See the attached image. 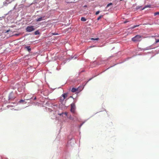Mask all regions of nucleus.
<instances>
[{"label": "nucleus", "mask_w": 159, "mask_h": 159, "mask_svg": "<svg viewBox=\"0 0 159 159\" xmlns=\"http://www.w3.org/2000/svg\"><path fill=\"white\" fill-rule=\"evenodd\" d=\"M142 36L139 35H137L132 39V40L134 42L140 41L141 40Z\"/></svg>", "instance_id": "nucleus-1"}, {"label": "nucleus", "mask_w": 159, "mask_h": 159, "mask_svg": "<svg viewBox=\"0 0 159 159\" xmlns=\"http://www.w3.org/2000/svg\"><path fill=\"white\" fill-rule=\"evenodd\" d=\"M71 109H70V111L74 114H76V113L75 112V103H72L71 104Z\"/></svg>", "instance_id": "nucleus-2"}, {"label": "nucleus", "mask_w": 159, "mask_h": 159, "mask_svg": "<svg viewBox=\"0 0 159 159\" xmlns=\"http://www.w3.org/2000/svg\"><path fill=\"white\" fill-rule=\"evenodd\" d=\"M35 30L33 26H29L27 27L26 30V31L28 32H32Z\"/></svg>", "instance_id": "nucleus-3"}, {"label": "nucleus", "mask_w": 159, "mask_h": 159, "mask_svg": "<svg viewBox=\"0 0 159 159\" xmlns=\"http://www.w3.org/2000/svg\"><path fill=\"white\" fill-rule=\"evenodd\" d=\"M45 16H43L40 17L39 18H38L36 19V20L37 22H39L40 21H42V20H45V19H44V18L45 17Z\"/></svg>", "instance_id": "nucleus-4"}, {"label": "nucleus", "mask_w": 159, "mask_h": 159, "mask_svg": "<svg viewBox=\"0 0 159 159\" xmlns=\"http://www.w3.org/2000/svg\"><path fill=\"white\" fill-rule=\"evenodd\" d=\"M79 91V88L76 89L73 88L71 90V91L73 93H75Z\"/></svg>", "instance_id": "nucleus-5"}, {"label": "nucleus", "mask_w": 159, "mask_h": 159, "mask_svg": "<svg viewBox=\"0 0 159 159\" xmlns=\"http://www.w3.org/2000/svg\"><path fill=\"white\" fill-rule=\"evenodd\" d=\"M10 2H11L10 1V0H6L4 2L3 5L5 6H6Z\"/></svg>", "instance_id": "nucleus-6"}, {"label": "nucleus", "mask_w": 159, "mask_h": 159, "mask_svg": "<svg viewBox=\"0 0 159 159\" xmlns=\"http://www.w3.org/2000/svg\"><path fill=\"white\" fill-rule=\"evenodd\" d=\"M62 96L63 98H64L65 99L67 98V94L66 93L63 94L62 95Z\"/></svg>", "instance_id": "nucleus-7"}, {"label": "nucleus", "mask_w": 159, "mask_h": 159, "mask_svg": "<svg viewBox=\"0 0 159 159\" xmlns=\"http://www.w3.org/2000/svg\"><path fill=\"white\" fill-rule=\"evenodd\" d=\"M151 5H146L142 9V10H144L147 7H151Z\"/></svg>", "instance_id": "nucleus-8"}, {"label": "nucleus", "mask_w": 159, "mask_h": 159, "mask_svg": "<svg viewBox=\"0 0 159 159\" xmlns=\"http://www.w3.org/2000/svg\"><path fill=\"white\" fill-rule=\"evenodd\" d=\"M25 48H26L27 50L30 52L31 51V48H30V46H26L25 47Z\"/></svg>", "instance_id": "nucleus-9"}, {"label": "nucleus", "mask_w": 159, "mask_h": 159, "mask_svg": "<svg viewBox=\"0 0 159 159\" xmlns=\"http://www.w3.org/2000/svg\"><path fill=\"white\" fill-rule=\"evenodd\" d=\"M12 93H11L9 96V98L10 99H14L15 97H12Z\"/></svg>", "instance_id": "nucleus-10"}, {"label": "nucleus", "mask_w": 159, "mask_h": 159, "mask_svg": "<svg viewBox=\"0 0 159 159\" xmlns=\"http://www.w3.org/2000/svg\"><path fill=\"white\" fill-rule=\"evenodd\" d=\"M81 20L83 21H85L86 20V19L84 17H82L81 18Z\"/></svg>", "instance_id": "nucleus-11"}, {"label": "nucleus", "mask_w": 159, "mask_h": 159, "mask_svg": "<svg viewBox=\"0 0 159 159\" xmlns=\"http://www.w3.org/2000/svg\"><path fill=\"white\" fill-rule=\"evenodd\" d=\"M64 114L66 116H67L68 114V113L67 112H65L64 113L62 112L61 113L59 114V115L60 116H61L62 114Z\"/></svg>", "instance_id": "nucleus-12"}, {"label": "nucleus", "mask_w": 159, "mask_h": 159, "mask_svg": "<svg viewBox=\"0 0 159 159\" xmlns=\"http://www.w3.org/2000/svg\"><path fill=\"white\" fill-rule=\"evenodd\" d=\"M112 5V3H109L108 4L107 6L106 7V8H108L109 6H110V5Z\"/></svg>", "instance_id": "nucleus-13"}, {"label": "nucleus", "mask_w": 159, "mask_h": 159, "mask_svg": "<svg viewBox=\"0 0 159 159\" xmlns=\"http://www.w3.org/2000/svg\"><path fill=\"white\" fill-rule=\"evenodd\" d=\"M34 34L35 35H37V34H39V32L38 30H37L34 32Z\"/></svg>", "instance_id": "nucleus-14"}, {"label": "nucleus", "mask_w": 159, "mask_h": 159, "mask_svg": "<svg viewBox=\"0 0 159 159\" xmlns=\"http://www.w3.org/2000/svg\"><path fill=\"white\" fill-rule=\"evenodd\" d=\"M103 16V15H101V16H99L98 17V18H97V20H99L101 18H102V17Z\"/></svg>", "instance_id": "nucleus-15"}, {"label": "nucleus", "mask_w": 159, "mask_h": 159, "mask_svg": "<svg viewBox=\"0 0 159 159\" xmlns=\"http://www.w3.org/2000/svg\"><path fill=\"white\" fill-rule=\"evenodd\" d=\"M91 39L94 40H98L99 39V38H98L95 39L92 38Z\"/></svg>", "instance_id": "nucleus-16"}, {"label": "nucleus", "mask_w": 159, "mask_h": 159, "mask_svg": "<svg viewBox=\"0 0 159 159\" xmlns=\"http://www.w3.org/2000/svg\"><path fill=\"white\" fill-rule=\"evenodd\" d=\"M157 15H159V12H156L154 13V16H156Z\"/></svg>", "instance_id": "nucleus-17"}, {"label": "nucleus", "mask_w": 159, "mask_h": 159, "mask_svg": "<svg viewBox=\"0 0 159 159\" xmlns=\"http://www.w3.org/2000/svg\"><path fill=\"white\" fill-rule=\"evenodd\" d=\"M64 99H65L64 98H63L62 97H61L60 100L61 101L63 102Z\"/></svg>", "instance_id": "nucleus-18"}, {"label": "nucleus", "mask_w": 159, "mask_h": 159, "mask_svg": "<svg viewBox=\"0 0 159 159\" xmlns=\"http://www.w3.org/2000/svg\"><path fill=\"white\" fill-rule=\"evenodd\" d=\"M158 42H159V39H156L155 43H158Z\"/></svg>", "instance_id": "nucleus-19"}, {"label": "nucleus", "mask_w": 159, "mask_h": 159, "mask_svg": "<svg viewBox=\"0 0 159 159\" xmlns=\"http://www.w3.org/2000/svg\"><path fill=\"white\" fill-rule=\"evenodd\" d=\"M139 26V25H134V26H133L132 28L133 29V28H134L136 27H138V26Z\"/></svg>", "instance_id": "nucleus-20"}, {"label": "nucleus", "mask_w": 159, "mask_h": 159, "mask_svg": "<svg viewBox=\"0 0 159 159\" xmlns=\"http://www.w3.org/2000/svg\"><path fill=\"white\" fill-rule=\"evenodd\" d=\"M69 118L70 120H74V118H72V117L71 116H70V117H69Z\"/></svg>", "instance_id": "nucleus-21"}, {"label": "nucleus", "mask_w": 159, "mask_h": 159, "mask_svg": "<svg viewBox=\"0 0 159 159\" xmlns=\"http://www.w3.org/2000/svg\"><path fill=\"white\" fill-rule=\"evenodd\" d=\"M99 12H100L99 11H97L96 12V13H95V14H96V15H98V14H99Z\"/></svg>", "instance_id": "nucleus-22"}, {"label": "nucleus", "mask_w": 159, "mask_h": 159, "mask_svg": "<svg viewBox=\"0 0 159 159\" xmlns=\"http://www.w3.org/2000/svg\"><path fill=\"white\" fill-rule=\"evenodd\" d=\"M24 101L23 100H21L20 101H19V102H24Z\"/></svg>", "instance_id": "nucleus-23"}, {"label": "nucleus", "mask_w": 159, "mask_h": 159, "mask_svg": "<svg viewBox=\"0 0 159 159\" xmlns=\"http://www.w3.org/2000/svg\"><path fill=\"white\" fill-rule=\"evenodd\" d=\"M52 34H53V35H57V34H54V33H53Z\"/></svg>", "instance_id": "nucleus-24"}, {"label": "nucleus", "mask_w": 159, "mask_h": 159, "mask_svg": "<svg viewBox=\"0 0 159 159\" xmlns=\"http://www.w3.org/2000/svg\"><path fill=\"white\" fill-rule=\"evenodd\" d=\"M72 2H67L68 3H72Z\"/></svg>", "instance_id": "nucleus-25"}, {"label": "nucleus", "mask_w": 159, "mask_h": 159, "mask_svg": "<svg viewBox=\"0 0 159 159\" xmlns=\"http://www.w3.org/2000/svg\"><path fill=\"white\" fill-rule=\"evenodd\" d=\"M75 119H77V118L75 116Z\"/></svg>", "instance_id": "nucleus-26"}, {"label": "nucleus", "mask_w": 159, "mask_h": 159, "mask_svg": "<svg viewBox=\"0 0 159 159\" xmlns=\"http://www.w3.org/2000/svg\"><path fill=\"white\" fill-rule=\"evenodd\" d=\"M141 7H139L138 8H137V9H139Z\"/></svg>", "instance_id": "nucleus-27"}, {"label": "nucleus", "mask_w": 159, "mask_h": 159, "mask_svg": "<svg viewBox=\"0 0 159 159\" xmlns=\"http://www.w3.org/2000/svg\"><path fill=\"white\" fill-rule=\"evenodd\" d=\"M83 124V123L81 125H80V126H81Z\"/></svg>", "instance_id": "nucleus-28"}, {"label": "nucleus", "mask_w": 159, "mask_h": 159, "mask_svg": "<svg viewBox=\"0 0 159 159\" xmlns=\"http://www.w3.org/2000/svg\"><path fill=\"white\" fill-rule=\"evenodd\" d=\"M126 22H127V21H125L124 23H126Z\"/></svg>", "instance_id": "nucleus-29"}, {"label": "nucleus", "mask_w": 159, "mask_h": 159, "mask_svg": "<svg viewBox=\"0 0 159 159\" xmlns=\"http://www.w3.org/2000/svg\"><path fill=\"white\" fill-rule=\"evenodd\" d=\"M91 79H90L89 80H89H91Z\"/></svg>", "instance_id": "nucleus-30"}]
</instances>
